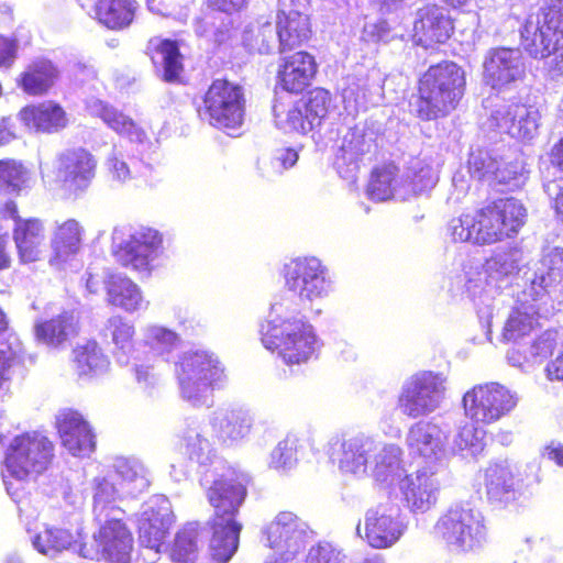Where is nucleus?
Returning a JSON list of instances; mask_svg holds the SVG:
<instances>
[{"label": "nucleus", "instance_id": "45", "mask_svg": "<svg viewBox=\"0 0 563 563\" xmlns=\"http://www.w3.org/2000/svg\"><path fill=\"white\" fill-rule=\"evenodd\" d=\"M486 494L493 503H508L515 498V478L510 468L494 464L485 472Z\"/></svg>", "mask_w": 563, "mask_h": 563}, {"label": "nucleus", "instance_id": "32", "mask_svg": "<svg viewBox=\"0 0 563 563\" xmlns=\"http://www.w3.org/2000/svg\"><path fill=\"white\" fill-rule=\"evenodd\" d=\"M253 418L242 407L220 408L213 411L210 426L216 437L223 443H233L244 439L251 431Z\"/></svg>", "mask_w": 563, "mask_h": 563}, {"label": "nucleus", "instance_id": "53", "mask_svg": "<svg viewBox=\"0 0 563 563\" xmlns=\"http://www.w3.org/2000/svg\"><path fill=\"white\" fill-rule=\"evenodd\" d=\"M209 15L196 22L195 32L198 36L207 37L216 45L229 41L232 35V19L229 16Z\"/></svg>", "mask_w": 563, "mask_h": 563}, {"label": "nucleus", "instance_id": "39", "mask_svg": "<svg viewBox=\"0 0 563 563\" xmlns=\"http://www.w3.org/2000/svg\"><path fill=\"white\" fill-rule=\"evenodd\" d=\"M378 446L372 455L369 464L372 475L377 482L391 484L400 477L402 472L401 449L396 444L380 441H378Z\"/></svg>", "mask_w": 563, "mask_h": 563}, {"label": "nucleus", "instance_id": "54", "mask_svg": "<svg viewBox=\"0 0 563 563\" xmlns=\"http://www.w3.org/2000/svg\"><path fill=\"white\" fill-rule=\"evenodd\" d=\"M526 180L525 167L520 159L512 155L500 157L493 185H506L509 189L520 187Z\"/></svg>", "mask_w": 563, "mask_h": 563}, {"label": "nucleus", "instance_id": "35", "mask_svg": "<svg viewBox=\"0 0 563 563\" xmlns=\"http://www.w3.org/2000/svg\"><path fill=\"white\" fill-rule=\"evenodd\" d=\"M114 478L125 497H137L151 485V474L145 465L136 459H118L114 463Z\"/></svg>", "mask_w": 563, "mask_h": 563}, {"label": "nucleus", "instance_id": "33", "mask_svg": "<svg viewBox=\"0 0 563 563\" xmlns=\"http://www.w3.org/2000/svg\"><path fill=\"white\" fill-rule=\"evenodd\" d=\"M20 121L29 130L54 133L67 125L66 112L52 101L24 107L19 112Z\"/></svg>", "mask_w": 563, "mask_h": 563}, {"label": "nucleus", "instance_id": "14", "mask_svg": "<svg viewBox=\"0 0 563 563\" xmlns=\"http://www.w3.org/2000/svg\"><path fill=\"white\" fill-rule=\"evenodd\" d=\"M477 235L482 244H490L517 233L523 224L526 209L515 198H503L476 212Z\"/></svg>", "mask_w": 563, "mask_h": 563}, {"label": "nucleus", "instance_id": "37", "mask_svg": "<svg viewBox=\"0 0 563 563\" xmlns=\"http://www.w3.org/2000/svg\"><path fill=\"white\" fill-rule=\"evenodd\" d=\"M38 342L59 347L77 332V319L71 311H64L49 320L38 322L34 327Z\"/></svg>", "mask_w": 563, "mask_h": 563}, {"label": "nucleus", "instance_id": "17", "mask_svg": "<svg viewBox=\"0 0 563 563\" xmlns=\"http://www.w3.org/2000/svg\"><path fill=\"white\" fill-rule=\"evenodd\" d=\"M526 75L525 57L519 48L497 47L487 51L483 60V81L494 90H505Z\"/></svg>", "mask_w": 563, "mask_h": 563}, {"label": "nucleus", "instance_id": "48", "mask_svg": "<svg viewBox=\"0 0 563 563\" xmlns=\"http://www.w3.org/2000/svg\"><path fill=\"white\" fill-rule=\"evenodd\" d=\"M74 362L79 376L98 375L109 366L108 358L95 341L77 346L74 350Z\"/></svg>", "mask_w": 563, "mask_h": 563}, {"label": "nucleus", "instance_id": "5", "mask_svg": "<svg viewBox=\"0 0 563 563\" xmlns=\"http://www.w3.org/2000/svg\"><path fill=\"white\" fill-rule=\"evenodd\" d=\"M53 457L52 442L38 432L15 437L7 449L3 484L8 494L16 500L23 483L44 472Z\"/></svg>", "mask_w": 563, "mask_h": 563}, {"label": "nucleus", "instance_id": "29", "mask_svg": "<svg viewBox=\"0 0 563 563\" xmlns=\"http://www.w3.org/2000/svg\"><path fill=\"white\" fill-rule=\"evenodd\" d=\"M316 73L314 57L303 51L296 52L283 58L278 70V84L284 90L298 93L310 85Z\"/></svg>", "mask_w": 563, "mask_h": 563}, {"label": "nucleus", "instance_id": "62", "mask_svg": "<svg viewBox=\"0 0 563 563\" xmlns=\"http://www.w3.org/2000/svg\"><path fill=\"white\" fill-rule=\"evenodd\" d=\"M107 334H110L113 344L122 351L131 347L134 335V327L120 316L111 317L106 325Z\"/></svg>", "mask_w": 563, "mask_h": 563}, {"label": "nucleus", "instance_id": "34", "mask_svg": "<svg viewBox=\"0 0 563 563\" xmlns=\"http://www.w3.org/2000/svg\"><path fill=\"white\" fill-rule=\"evenodd\" d=\"M276 27L282 54L300 46L310 35L308 15L297 10H290L288 13L282 11L277 15Z\"/></svg>", "mask_w": 563, "mask_h": 563}, {"label": "nucleus", "instance_id": "22", "mask_svg": "<svg viewBox=\"0 0 563 563\" xmlns=\"http://www.w3.org/2000/svg\"><path fill=\"white\" fill-rule=\"evenodd\" d=\"M97 161L85 148L67 150L57 157L56 178L74 192L85 191L96 175Z\"/></svg>", "mask_w": 563, "mask_h": 563}, {"label": "nucleus", "instance_id": "16", "mask_svg": "<svg viewBox=\"0 0 563 563\" xmlns=\"http://www.w3.org/2000/svg\"><path fill=\"white\" fill-rule=\"evenodd\" d=\"M266 544L285 562L292 561L311 539L308 525L289 511L279 512L264 530Z\"/></svg>", "mask_w": 563, "mask_h": 563}, {"label": "nucleus", "instance_id": "47", "mask_svg": "<svg viewBox=\"0 0 563 563\" xmlns=\"http://www.w3.org/2000/svg\"><path fill=\"white\" fill-rule=\"evenodd\" d=\"M57 78V70L46 59L33 63L22 75L21 85L30 95L46 92Z\"/></svg>", "mask_w": 563, "mask_h": 563}, {"label": "nucleus", "instance_id": "43", "mask_svg": "<svg viewBox=\"0 0 563 563\" xmlns=\"http://www.w3.org/2000/svg\"><path fill=\"white\" fill-rule=\"evenodd\" d=\"M137 7L135 0H99L96 14L107 27L121 30L132 23Z\"/></svg>", "mask_w": 563, "mask_h": 563}, {"label": "nucleus", "instance_id": "13", "mask_svg": "<svg viewBox=\"0 0 563 563\" xmlns=\"http://www.w3.org/2000/svg\"><path fill=\"white\" fill-rule=\"evenodd\" d=\"M445 396V377L433 372H420L407 379L398 397L402 415L416 419L435 411Z\"/></svg>", "mask_w": 563, "mask_h": 563}, {"label": "nucleus", "instance_id": "10", "mask_svg": "<svg viewBox=\"0 0 563 563\" xmlns=\"http://www.w3.org/2000/svg\"><path fill=\"white\" fill-rule=\"evenodd\" d=\"M199 117L219 129L235 130L244 121L243 87L225 79H216L205 93Z\"/></svg>", "mask_w": 563, "mask_h": 563}, {"label": "nucleus", "instance_id": "20", "mask_svg": "<svg viewBox=\"0 0 563 563\" xmlns=\"http://www.w3.org/2000/svg\"><path fill=\"white\" fill-rule=\"evenodd\" d=\"M541 114L537 107L523 103H504L490 113L489 125L520 140H531L538 134Z\"/></svg>", "mask_w": 563, "mask_h": 563}, {"label": "nucleus", "instance_id": "61", "mask_svg": "<svg viewBox=\"0 0 563 563\" xmlns=\"http://www.w3.org/2000/svg\"><path fill=\"white\" fill-rule=\"evenodd\" d=\"M476 216L463 214L460 218L452 219L449 223V232L454 242H472L481 244L477 234Z\"/></svg>", "mask_w": 563, "mask_h": 563}, {"label": "nucleus", "instance_id": "21", "mask_svg": "<svg viewBox=\"0 0 563 563\" xmlns=\"http://www.w3.org/2000/svg\"><path fill=\"white\" fill-rule=\"evenodd\" d=\"M173 523L170 501L154 495L142 507L139 518V540L142 545L158 551Z\"/></svg>", "mask_w": 563, "mask_h": 563}, {"label": "nucleus", "instance_id": "31", "mask_svg": "<svg viewBox=\"0 0 563 563\" xmlns=\"http://www.w3.org/2000/svg\"><path fill=\"white\" fill-rule=\"evenodd\" d=\"M31 541L36 551L51 558L65 550H73L86 559L93 560L95 556L87 545L78 543L68 529L56 526H44L43 530L34 534Z\"/></svg>", "mask_w": 563, "mask_h": 563}, {"label": "nucleus", "instance_id": "51", "mask_svg": "<svg viewBox=\"0 0 563 563\" xmlns=\"http://www.w3.org/2000/svg\"><path fill=\"white\" fill-rule=\"evenodd\" d=\"M198 523L186 525L175 538L172 559L180 563L194 562L199 550Z\"/></svg>", "mask_w": 563, "mask_h": 563}, {"label": "nucleus", "instance_id": "23", "mask_svg": "<svg viewBox=\"0 0 563 563\" xmlns=\"http://www.w3.org/2000/svg\"><path fill=\"white\" fill-rule=\"evenodd\" d=\"M438 474L437 467L424 466L400 481V492L411 511L426 512L435 505L440 490Z\"/></svg>", "mask_w": 563, "mask_h": 563}, {"label": "nucleus", "instance_id": "4", "mask_svg": "<svg viewBox=\"0 0 563 563\" xmlns=\"http://www.w3.org/2000/svg\"><path fill=\"white\" fill-rule=\"evenodd\" d=\"M465 90L463 69L453 62H443L423 74L419 95L410 102V111L421 120H434L453 111Z\"/></svg>", "mask_w": 563, "mask_h": 563}, {"label": "nucleus", "instance_id": "24", "mask_svg": "<svg viewBox=\"0 0 563 563\" xmlns=\"http://www.w3.org/2000/svg\"><path fill=\"white\" fill-rule=\"evenodd\" d=\"M63 445L73 455H87L95 449V435L88 422L74 410H63L56 417Z\"/></svg>", "mask_w": 563, "mask_h": 563}, {"label": "nucleus", "instance_id": "50", "mask_svg": "<svg viewBox=\"0 0 563 563\" xmlns=\"http://www.w3.org/2000/svg\"><path fill=\"white\" fill-rule=\"evenodd\" d=\"M273 113L276 126L286 132H297L306 134L314 126L309 118L305 115V110L300 102L295 103L290 109L285 111L282 104L275 103L273 106Z\"/></svg>", "mask_w": 563, "mask_h": 563}, {"label": "nucleus", "instance_id": "49", "mask_svg": "<svg viewBox=\"0 0 563 563\" xmlns=\"http://www.w3.org/2000/svg\"><path fill=\"white\" fill-rule=\"evenodd\" d=\"M243 43L251 52L268 54L278 43L277 27L269 21L247 26L243 32Z\"/></svg>", "mask_w": 563, "mask_h": 563}, {"label": "nucleus", "instance_id": "57", "mask_svg": "<svg viewBox=\"0 0 563 563\" xmlns=\"http://www.w3.org/2000/svg\"><path fill=\"white\" fill-rule=\"evenodd\" d=\"M475 422H465L459 427L457 433L453 439V450L468 451L475 456L484 449L485 431L477 428Z\"/></svg>", "mask_w": 563, "mask_h": 563}, {"label": "nucleus", "instance_id": "28", "mask_svg": "<svg viewBox=\"0 0 563 563\" xmlns=\"http://www.w3.org/2000/svg\"><path fill=\"white\" fill-rule=\"evenodd\" d=\"M406 442L410 453L427 461H439L444 454L446 435L438 424L419 421L409 428Z\"/></svg>", "mask_w": 563, "mask_h": 563}, {"label": "nucleus", "instance_id": "25", "mask_svg": "<svg viewBox=\"0 0 563 563\" xmlns=\"http://www.w3.org/2000/svg\"><path fill=\"white\" fill-rule=\"evenodd\" d=\"M375 147L373 133L362 129H352L343 137L336 155L335 165L342 178L354 180L360 162Z\"/></svg>", "mask_w": 563, "mask_h": 563}, {"label": "nucleus", "instance_id": "64", "mask_svg": "<svg viewBox=\"0 0 563 563\" xmlns=\"http://www.w3.org/2000/svg\"><path fill=\"white\" fill-rule=\"evenodd\" d=\"M106 166L112 181L124 184L132 178L130 167L114 148L107 158Z\"/></svg>", "mask_w": 563, "mask_h": 563}, {"label": "nucleus", "instance_id": "56", "mask_svg": "<svg viewBox=\"0 0 563 563\" xmlns=\"http://www.w3.org/2000/svg\"><path fill=\"white\" fill-rule=\"evenodd\" d=\"M29 177L26 168L14 159L0 161V190L19 194Z\"/></svg>", "mask_w": 563, "mask_h": 563}, {"label": "nucleus", "instance_id": "15", "mask_svg": "<svg viewBox=\"0 0 563 563\" xmlns=\"http://www.w3.org/2000/svg\"><path fill=\"white\" fill-rule=\"evenodd\" d=\"M284 271L288 290L302 302L323 298L331 290L327 268L317 257L292 260L285 265Z\"/></svg>", "mask_w": 563, "mask_h": 563}, {"label": "nucleus", "instance_id": "9", "mask_svg": "<svg viewBox=\"0 0 563 563\" xmlns=\"http://www.w3.org/2000/svg\"><path fill=\"white\" fill-rule=\"evenodd\" d=\"M435 528L445 543L459 552L478 550L488 539L483 515L467 505L451 507Z\"/></svg>", "mask_w": 563, "mask_h": 563}, {"label": "nucleus", "instance_id": "36", "mask_svg": "<svg viewBox=\"0 0 563 563\" xmlns=\"http://www.w3.org/2000/svg\"><path fill=\"white\" fill-rule=\"evenodd\" d=\"M86 108L91 115L100 118L109 128L132 142L142 143L146 134L132 119L99 99L87 100Z\"/></svg>", "mask_w": 563, "mask_h": 563}, {"label": "nucleus", "instance_id": "44", "mask_svg": "<svg viewBox=\"0 0 563 563\" xmlns=\"http://www.w3.org/2000/svg\"><path fill=\"white\" fill-rule=\"evenodd\" d=\"M397 168L395 165H386L376 168L372 173L371 180L367 186V196L375 201H385L390 198L406 200L409 198L407 190L402 191L397 186Z\"/></svg>", "mask_w": 563, "mask_h": 563}, {"label": "nucleus", "instance_id": "55", "mask_svg": "<svg viewBox=\"0 0 563 563\" xmlns=\"http://www.w3.org/2000/svg\"><path fill=\"white\" fill-rule=\"evenodd\" d=\"M498 162V156L492 151L477 148L471 152L467 165L472 177L493 185Z\"/></svg>", "mask_w": 563, "mask_h": 563}, {"label": "nucleus", "instance_id": "58", "mask_svg": "<svg viewBox=\"0 0 563 563\" xmlns=\"http://www.w3.org/2000/svg\"><path fill=\"white\" fill-rule=\"evenodd\" d=\"M313 126L320 125L331 103L330 92L323 88L309 91L305 101H299Z\"/></svg>", "mask_w": 563, "mask_h": 563}, {"label": "nucleus", "instance_id": "27", "mask_svg": "<svg viewBox=\"0 0 563 563\" xmlns=\"http://www.w3.org/2000/svg\"><path fill=\"white\" fill-rule=\"evenodd\" d=\"M453 25L444 8L428 4L417 11L413 22V36L418 44L444 43L451 35Z\"/></svg>", "mask_w": 563, "mask_h": 563}, {"label": "nucleus", "instance_id": "30", "mask_svg": "<svg viewBox=\"0 0 563 563\" xmlns=\"http://www.w3.org/2000/svg\"><path fill=\"white\" fill-rule=\"evenodd\" d=\"M378 448V441L364 433L343 439L338 457L340 470L345 473L365 474L372 455Z\"/></svg>", "mask_w": 563, "mask_h": 563}, {"label": "nucleus", "instance_id": "2", "mask_svg": "<svg viewBox=\"0 0 563 563\" xmlns=\"http://www.w3.org/2000/svg\"><path fill=\"white\" fill-rule=\"evenodd\" d=\"M295 311L289 299L274 302L260 330L264 347L276 351L286 364L307 362L318 345L313 327Z\"/></svg>", "mask_w": 563, "mask_h": 563}, {"label": "nucleus", "instance_id": "40", "mask_svg": "<svg viewBox=\"0 0 563 563\" xmlns=\"http://www.w3.org/2000/svg\"><path fill=\"white\" fill-rule=\"evenodd\" d=\"M181 448L191 462L199 466L212 464L216 459V449L206 437L203 429L196 421L187 423L181 433Z\"/></svg>", "mask_w": 563, "mask_h": 563}, {"label": "nucleus", "instance_id": "11", "mask_svg": "<svg viewBox=\"0 0 563 563\" xmlns=\"http://www.w3.org/2000/svg\"><path fill=\"white\" fill-rule=\"evenodd\" d=\"M520 255L518 251L498 252L483 263L470 260L464 266L465 290L473 299L488 298L501 287L499 284L519 269Z\"/></svg>", "mask_w": 563, "mask_h": 563}, {"label": "nucleus", "instance_id": "1", "mask_svg": "<svg viewBox=\"0 0 563 563\" xmlns=\"http://www.w3.org/2000/svg\"><path fill=\"white\" fill-rule=\"evenodd\" d=\"M563 294V249L554 247L543 255L529 285L518 294L504 330L506 341H516L533 329L540 314V302L558 299Z\"/></svg>", "mask_w": 563, "mask_h": 563}, {"label": "nucleus", "instance_id": "18", "mask_svg": "<svg viewBox=\"0 0 563 563\" xmlns=\"http://www.w3.org/2000/svg\"><path fill=\"white\" fill-rule=\"evenodd\" d=\"M364 531L365 534L362 536L361 523H358L356 533L372 548H390L405 531V525L399 519V508L390 501L371 507L365 512Z\"/></svg>", "mask_w": 563, "mask_h": 563}, {"label": "nucleus", "instance_id": "63", "mask_svg": "<svg viewBox=\"0 0 563 563\" xmlns=\"http://www.w3.org/2000/svg\"><path fill=\"white\" fill-rule=\"evenodd\" d=\"M305 563H346L345 555L330 543L319 544L309 550Z\"/></svg>", "mask_w": 563, "mask_h": 563}, {"label": "nucleus", "instance_id": "41", "mask_svg": "<svg viewBox=\"0 0 563 563\" xmlns=\"http://www.w3.org/2000/svg\"><path fill=\"white\" fill-rule=\"evenodd\" d=\"M125 497L112 472L104 476L93 478V514L98 522L112 516L113 509H120L113 504L117 499Z\"/></svg>", "mask_w": 563, "mask_h": 563}, {"label": "nucleus", "instance_id": "7", "mask_svg": "<svg viewBox=\"0 0 563 563\" xmlns=\"http://www.w3.org/2000/svg\"><path fill=\"white\" fill-rule=\"evenodd\" d=\"M158 231L140 227H117L112 232V254L122 266L150 275L162 253Z\"/></svg>", "mask_w": 563, "mask_h": 563}, {"label": "nucleus", "instance_id": "59", "mask_svg": "<svg viewBox=\"0 0 563 563\" xmlns=\"http://www.w3.org/2000/svg\"><path fill=\"white\" fill-rule=\"evenodd\" d=\"M299 439L294 434H288L279 441L271 453V467L275 470H289L297 462Z\"/></svg>", "mask_w": 563, "mask_h": 563}, {"label": "nucleus", "instance_id": "42", "mask_svg": "<svg viewBox=\"0 0 563 563\" xmlns=\"http://www.w3.org/2000/svg\"><path fill=\"white\" fill-rule=\"evenodd\" d=\"M81 227L76 220H67L60 224L52 239V265H60L75 255L80 247Z\"/></svg>", "mask_w": 563, "mask_h": 563}, {"label": "nucleus", "instance_id": "3", "mask_svg": "<svg viewBox=\"0 0 563 563\" xmlns=\"http://www.w3.org/2000/svg\"><path fill=\"white\" fill-rule=\"evenodd\" d=\"M206 495L213 508L209 521L212 536L210 553L218 563H228L239 548L242 525L235 519L246 496V488L233 477L220 476L207 487Z\"/></svg>", "mask_w": 563, "mask_h": 563}, {"label": "nucleus", "instance_id": "60", "mask_svg": "<svg viewBox=\"0 0 563 563\" xmlns=\"http://www.w3.org/2000/svg\"><path fill=\"white\" fill-rule=\"evenodd\" d=\"M297 161L298 153L295 150L280 148L275 152L268 162L261 163L260 170L264 178L272 179L292 167Z\"/></svg>", "mask_w": 563, "mask_h": 563}, {"label": "nucleus", "instance_id": "19", "mask_svg": "<svg viewBox=\"0 0 563 563\" xmlns=\"http://www.w3.org/2000/svg\"><path fill=\"white\" fill-rule=\"evenodd\" d=\"M124 511L113 509L112 516L106 517L100 523V529L95 540L98 550L90 549L98 559L101 555L110 563H130L133 550V537L123 522Z\"/></svg>", "mask_w": 563, "mask_h": 563}, {"label": "nucleus", "instance_id": "6", "mask_svg": "<svg viewBox=\"0 0 563 563\" xmlns=\"http://www.w3.org/2000/svg\"><path fill=\"white\" fill-rule=\"evenodd\" d=\"M176 374L183 399L195 407L210 406L214 388L225 378L224 368L211 352H185L176 364Z\"/></svg>", "mask_w": 563, "mask_h": 563}, {"label": "nucleus", "instance_id": "12", "mask_svg": "<svg viewBox=\"0 0 563 563\" xmlns=\"http://www.w3.org/2000/svg\"><path fill=\"white\" fill-rule=\"evenodd\" d=\"M462 404L466 417L472 421L490 424L508 416L516 408L518 397L506 386L490 382L467 390Z\"/></svg>", "mask_w": 563, "mask_h": 563}, {"label": "nucleus", "instance_id": "8", "mask_svg": "<svg viewBox=\"0 0 563 563\" xmlns=\"http://www.w3.org/2000/svg\"><path fill=\"white\" fill-rule=\"evenodd\" d=\"M521 43L533 58L549 57L563 44V0H543L540 12L526 20Z\"/></svg>", "mask_w": 563, "mask_h": 563}, {"label": "nucleus", "instance_id": "52", "mask_svg": "<svg viewBox=\"0 0 563 563\" xmlns=\"http://www.w3.org/2000/svg\"><path fill=\"white\" fill-rule=\"evenodd\" d=\"M152 59L154 64L163 66V78L166 81H175L183 70L181 56L175 42L162 41Z\"/></svg>", "mask_w": 563, "mask_h": 563}, {"label": "nucleus", "instance_id": "26", "mask_svg": "<svg viewBox=\"0 0 563 563\" xmlns=\"http://www.w3.org/2000/svg\"><path fill=\"white\" fill-rule=\"evenodd\" d=\"M9 214L15 219L13 239L22 263L38 261L43 251L45 234L42 222L37 219L22 220L16 216V206L7 202Z\"/></svg>", "mask_w": 563, "mask_h": 563}, {"label": "nucleus", "instance_id": "46", "mask_svg": "<svg viewBox=\"0 0 563 563\" xmlns=\"http://www.w3.org/2000/svg\"><path fill=\"white\" fill-rule=\"evenodd\" d=\"M143 343L150 352L158 357L167 360L180 344L179 335L163 325L150 324L142 331Z\"/></svg>", "mask_w": 563, "mask_h": 563}, {"label": "nucleus", "instance_id": "38", "mask_svg": "<svg viewBox=\"0 0 563 563\" xmlns=\"http://www.w3.org/2000/svg\"><path fill=\"white\" fill-rule=\"evenodd\" d=\"M109 303L128 312L145 309L148 305L142 296L140 287L122 275H111L107 282Z\"/></svg>", "mask_w": 563, "mask_h": 563}]
</instances>
